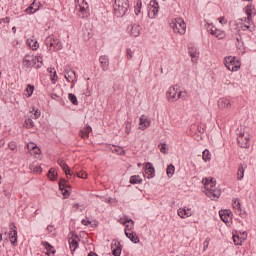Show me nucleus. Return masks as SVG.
Masks as SVG:
<instances>
[{
	"mask_svg": "<svg viewBox=\"0 0 256 256\" xmlns=\"http://www.w3.org/2000/svg\"><path fill=\"white\" fill-rule=\"evenodd\" d=\"M219 23H221V25H227V19H225V17L220 18Z\"/></svg>",
	"mask_w": 256,
	"mask_h": 256,
	"instance_id": "obj_58",
	"label": "nucleus"
},
{
	"mask_svg": "<svg viewBox=\"0 0 256 256\" xmlns=\"http://www.w3.org/2000/svg\"><path fill=\"white\" fill-rule=\"evenodd\" d=\"M45 43L47 47H54V49H56L57 51H61V49H63V44L61 43V41L53 36H48L45 40Z\"/></svg>",
	"mask_w": 256,
	"mask_h": 256,
	"instance_id": "obj_4",
	"label": "nucleus"
},
{
	"mask_svg": "<svg viewBox=\"0 0 256 256\" xmlns=\"http://www.w3.org/2000/svg\"><path fill=\"white\" fill-rule=\"evenodd\" d=\"M34 59H36L37 63H40L35 66L36 69H41V67H43V58H41L40 56H35Z\"/></svg>",
	"mask_w": 256,
	"mask_h": 256,
	"instance_id": "obj_45",
	"label": "nucleus"
},
{
	"mask_svg": "<svg viewBox=\"0 0 256 256\" xmlns=\"http://www.w3.org/2000/svg\"><path fill=\"white\" fill-rule=\"evenodd\" d=\"M28 149H31L34 155H41V148H38L35 143L28 145Z\"/></svg>",
	"mask_w": 256,
	"mask_h": 256,
	"instance_id": "obj_34",
	"label": "nucleus"
},
{
	"mask_svg": "<svg viewBox=\"0 0 256 256\" xmlns=\"http://www.w3.org/2000/svg\"><path fill=\"white\" fill-rule=\"evenodd\" d=\"M10 21H11V18H9V17L1 18L0 25H1V23H10Z\"/></svg>",
	"mask_w": 256,
	"mask_h": 256,
	"instance_id": "obj_52",
	"label": "nucleus"
},
{
	"mask_svg": "<svg viewBox=\"0 0 256 256\" xmlns=\"http://www.w3.org/2000/svg\"><path fill=\"white\" fill-rule=\"evenodd\" d=\"M245 137V133H240L238 137V143H241L243 141V138Z\"/></svg>",
	"mask_w": 256,
	"mask_h": 256,
	"instance_id": "obj_59",
	"label": "nucleus"
},
{
	"mask_svg": "<svg viewBox=\"0 0 256 256\" xmlns=\"http://www.w3.org/2000/svg\"><path fill=\"white\" fill-rule=\"evenodd\" d=\"M112 255L121 256V243H115V247L112 246Z\"/></svg>",
	"mask_w": 256,
	"mask_h": 256,
	"instance_id": "obj_31",
	"label": "nucleus"
},
{
	"mask_svg": "<svg viewBox=\"0 0 256 256\" xmlns=\"http://www.w3.org/2000/svg\"><path fill=\"white\" fill-rule=\"evenodd\" d=\"M77 177H79L80 179H87V173H85V172H78L77 173Z\"/></svg>",
	"mask_w": 256,
	"mask_h": 256,
	"instance_id": "obj_51",
	"label": "nucleus"
},
{
	"mask_svg": "<svg viewBox=\"0 0 256 256\" xmlns=\"http://www.w3.org/2000/svg\"><path fill=\"white\" fill-rule=\"evenodd\" d=\"M168 99H175L177 97V89L175 87H170L169 91L167 92Z\"/></svg>",
	"mask_w": 256,
	"mask_h": 256,
	"instance_id": "obj_32",
	"label": "nucleus"
},
{
	"mask_svg": "<svg viewBox=\"0 0 256 256\" xmlns=\"http://www.w3.org/2000/svg\"><path fill=\"white\" fill-rule=\"evenodd\" d=\"M36 171H39L41 173V171H43V169H41V166L36 167Z\"/></svg>",
	"mask_w": 256,
	"mask_h": 256,
	"instance_id": "obj_63",
	"label": "nucleus"
},
{
	"mask_svg": "<svg viewBox=\"0 0 256 256\" xmlns=\"http://www.w3.org/2000/svg\"><path fill=\"white\" fill-rule=\"evenodd\" d=\"M134 226H135V224H126V225H125L124 233L133 232V227H134Z\"/></svg>",
	"mask_w": 256,
	"mask_h": 256,
	"instance_id": "obj_47",
	"label": "nucleus"
},
{
	"mask_svg": "<svg viewBox=\"0 0 256 256\" xmlns=\"http://www.w3.org/2000/svg\"><path fill=\"white\" fill-rule=\"evenodd\" d=\"M129 183H131V185H141V183H143V179H141V176L139 175H133L130 177Z\"/></svg>",
	"mask_w": 256,
	"mask_h": 256,
	"instance_id": "obj_28",
	"label": "nucleus"
},
{
	"mask_svg": "<svg viewBox=\"0 0 256 256\" xmlns=\"http://www.w3.org/2000/svg\"><path fill=\"white\" fill-rule=\"evenodd\" d=\"M69 185L67 183V180L65 179H60L59 181V189L62 191L64 199H67L71 194L69 193Z\"/></svg>",
	"mask_w": 256,
	"mask_h": 256,
	"instance_id": "obj_7",
	"label": "nucleus"
},
{
	"mask_svg": "<svg viewBox=\"0 0 256 256\" xmlns=\"http://www.w3.org/2000/svg\"><path fill=\"white\" fill-rule=\"evenodd\" d=\"M191 210L185 209V208H179L178 209V216L181 217V219H186V217H191Z\"/></svg>",
	"mask_w": 256,
	"mask_h": 256,
	"instance_id": "obj_25",
	"label": "nucleus"
},
{
	"mask_svg": "<svg viewBox=\"0 0 256 256\" xmlns=\"http://www.w3.org/2000/svg\"><path fill=\"white\" fill-rule=\"evenodd\" d=\"M99 63L102 71H109V56L107 55L100 56Z\"/></svg>",
	"mask_w": 256,
	"mask_h": 256,
	"instance_id": "obj_11",
	"label": "nucleus"
},
{
	"mask_svg": "<svg viewBox=\"0 0 256 256\" xmlns=\"http://www.w3.org/2000/svg\"><path fill=\"white\" fill-rule=\"evenodd\" d=\"M126 57H127L128 61L133 59V50H131V48L126 49Z\"/></svg>",
	"mask_w": 256,
	"mask_h": 256,
	"instance_id": "obj_49",
	"label": "nucleus"
},
{
	"mask_svg": "<svg viewBox=\"0 0 256 256\" xmlns=\"http://www.w3.org/2000/svg\"><path fill=\"white\" fill-rule=\"evenodd\" d=\"M40 117H41V111L36 110V111L34 112V119H39Z\"/></svg>",
	"mask_w": 256,
	"mask_h": 256,
	"instance_id": "obj_55",
	"label": "nucleus"
},
{
	"mask_svg": "<svg viewBox=\"0 0 256 256\" xmlns=\"http://www.w3.org/2000/svg\"><path fill=\"white\" fill-rule=\"evenodd\" d=\"M249 141H250V138L248 136H245L243 138V141L239 143L240 147H242V149H249L250 147Z\"/></svg>",
	"mask_w": 256,
	"mask_h": 256,
	"instance_id": "obj_35",
	"label": "nucleus"
},
{
	"mask_svg": "<svg viewBox=\"0 0 256 256\" xmlns=\"http://www.w3.org/2000/svg\"><path fill=\"white\" fill-rule=\"evenodd\" d=\"M92 131L93 128H91V126H86L80 130V137L82 139H89V133H91Z\"/></svg>",
	"mask_w": 256,
	"mask_h": 256,
	"instance_id": "obj_24",
	"label": "nucleus"
},
{
	"mask_svg": "<svg viewBox=\"0 0 256 256\" xmlns=\"http://www.w3.org/2000/svg\"><path fill=\"white\" fill-rule=\"evenodd\" d=\"M206 195L210 199H218V197H221V192L219 190H215L213 188H208L206 190Z\"/></svg>",
	"mask_w": 256,
	"mask_h": 256,
	"instance_id": "obj_19",
	"label": "nucleus"
},
{
	"mask_svg": "<svg viewBox=\"0 0 256 256\" xmlns=\"http://www.w3.org/2000/svg\"><path fill=\"white\" fill-rule=\"evenodd\" d=\"M88 256H99V255H97V253H95V252H90V253L88 254Z\"/></svg>",
	"mask_w": 256,
	"mask_h": 256,
	"instance_id": "obj_62",
	"label": "nucleus"
},
{
	"mask_svg": "<svg viewBox=\"0 0 256 256\" xmlns=\"http://www.w3.org/2000/svg\"><path fill=\"white\" fill-rule=\"evenodd\" d=\"M10 242L12 245L17 243V230L12 231V235L10 236Z\"/></svg>",
	"mask_w": 256,
	"mask_h": 256,
	"instance_id": "obj_42",
	"label": "nucleus"
},
{
	"mask_svg": "<svg viewBox=\"0 0 256 256\" xmlns=\"http://www.w3.org/2000/svg\"><path fill=\"white\" fill-rule=\"evenodd\" d=\"M12 31H13V33H17V28L15 26L12 27Z\"/></svg>",
	"mask_w": 256,
	"mask_h": 256,
	"instance_id": "obj_64",
	"label": "nucleus"
},
{
	"mask_svg": "<svg viewBox=\"0 0 256 256\" xmlns=\"http://www.w3.org/2000/svg\"><path fill=\"white\" fill-rule=\"evenodd\" d=\"M82 225H86V226L91 225V221L83 219L82 220Z\"/></svg>",
	"mask_w": 256,
	"mask_h": 256,
	"instance_id": "obj_61",
	"label": "nucleus"
},
{
	"mask_svg": "<svg viewBox=\"0 0 256 256\" xmlns=\"http://www.w3.org/2000/svg\"><path fill=\"white\" fill-rule=\"evenodd\" d=\"M68 99L72 103V105H79V101L77 100V96H75V94H68Z\"/></svg>",
	"mask_w": 256,
	"mask_h": 256,
	"instance_id": "obj_39",
	"label": "nucleus"
},
{
	"mask_svg": "<svg viewBox=\"0 0 256 256\" xmlns=\"http://www.w3.org/2000/svg\"><path fill=\"white\" fill-rule=\"evenodd\" d=\"M219 215L221 221L224 223H229V221H231V210H220Z\"/></svg>",
	"mask_w": 256,
	"mask_h": 256,
	"instance_id": "obj_13",
	"label": "nucleus"
},
{
	"mask_svg": "<svg viewBox=\"0 0 256 256\" xmlns=\"http://www.w3.org/2000/svg\"><path fill=\"white\" fill-rule=\"evenodd\" d=\"M160 145H161L160 151H161L164 155H166V153H167V144L161 143Z\"/></svg>",
	"mask_w": 256,
	"mask_h": 256,
	"instance_id": "obj_50",
	"label": "nucleus"
},
{
	"mask_svg": "<svg viewBox=\"0 0 256 256\" xmlns=\"http://www.w3.org/2000/svg\"><path fill=\"white\" fill-rule=\"evenodd\" d=\"M125 235L132 243H139V237H137L133 232H125Z\"/></svg>",
	"mask_w": 256,
	"mask_h": 256,
	"instance_id": "obj_30",
	"label": "nucleus"
},
{
	"mask_svg": "<svg viewBox=\"0 0 256 256\" xmlns=\"http://www.w3.org/2000/svg\"><path fill=\"white\" fill-rule=\"evenodd\" d=\"M202 159L203 161H205L207 163V161H211V152H209L208 149H205L202 152Z\"/></svg>",
	"mask_w": 256,
	"mask_h": 256,
	"instance_id": "obj_36",
	"label": "nucleus"
},
{
	"mask_svg": "<svg viewBox=\"0 0 256 256\" xmlns=\"http://www.w3.org/2000/svg\"><path fill=\"white\" fill-rule=\"evenodd\" d=\"M247 169V164H240L237 171V181H243L245 177V170Z\"/></svg>",
	"mask_w": 256,
	"mask_h": 256,
	"instance_id": "obj_20",
	"label": "nucleus"
},
{
	"mask_svg": "<svg viewBox=\"0 0 256 256\" xmlns=\"http://www.w3.org/2000/svg\"><path fill=\"white\" fill-rule=\"evenodd\" d=\"M185 95H187V92H181L180 91V93H178V95H177V99H181V97H185Z\"/></svg>",
	"mask_w": 256,
	"mask_h": 256,
	"instance_id": "obj_57",
	"label": "nucleus"
},
{
	"mask_svg": "<svg viewBox=\"0 0 256 256\" xmlns=\"http://www.w3.org/2000/svg\"><path fill=\"white\" fill-rule=\"evenodd\" d=\"M64 77L68 83H72V87L77 83V74L75 73V70H66Z\"/></svg>",
	"mask_w": 256,
	"mask_h": 256,
	"instance_id": "obj_8",
	"label": "nucleus"
},
{
	"mask_svg": "<svg viewBox=\"0 0 256 256\" xmlns=\"http://www.w3.org/2000/svg\"><path fill=\"white\" fill-rule=\"evenodd\" d=\"M113 7L116 17H125L129 11V0H115Z\"/></svg>",
	"mask_w": 256,
	"mask_h": 256,
	"instance_id": "obj_1",
	"label": "nucleus"
},
{
	"mask_svg": "<svg viewBox=\"0 0 256 256\" xmlns=\"http://www.w3.org/2000/svg\"><path fill=\"white\" fill-rule=\"evenodd\" d=\"M68 241L71 253H75V250L79 249V242L75 238H69Z\"/></svg>",
	"mask_w": 256,
	"mask_h": 256,
	"instance_id": "obj_26",
	"label": "nucleus"
},
{
	"mask_svg": "<svg viewBox=\"0 0 256 256\" xmlns=\"http://www.w3.org/2000/svg\"><path fill=\"white\" fill-rule=\"evenodd\" d=\"M42 246L44 247V249H46V255L48 256H55V247H53L49 242H42Z\"/></svg>",
	"mask_w": 256,
	"mask_h": 256,
	"instance_id": "obj_17",
	"label": "nucleus"
},
{
	"mask_svg": "<svg viewBox=\"0 0 256 256\" xmlns=\"http://www.w3.org/2000/svg\"><path fill=\"white\" fill-rule=\"evenodd\" d=\"M148 9L153 15H157L159 13V2L157 0H151L148 4Z\"/></svg>",
	"mask_w": 256,
	"mask_h": 256,
	"instance_id": "obj_14",
	"label": "nucleus"
},
{
	"mask_svg": "<svg viewBox=\"0 0 256 256\" xmlns=\"http://www.w3.org/2000/svg\"><path fill=\"white\" fill-rule=\"evenodd\" d=\"M145 173L148 175L147 179H153V177H155V167H153L151 162L146 164Z\"/></svg>",
	"mask_w": 256,
	"mask_h": 256,
	"instance_id": "obj_15",
	"label": "nucleus"
},
{
	"mask_svg": "<svg viewBox=\"0 0 256 256\" xmlns=\"http://www.w3.org/2000/svg\"><path fill=\"white\" fill-rule=\"evenodd\" d=\"M142 7H143V2H141V0H138L136 2V5L134 6V11H135L136 15H139L141 13Z\"/></svg>",
	"mask_w": 256,
	"mask_h": 256,
	"instance_id": "obj_38",
	"label": "nucleus"
},
{
	"mask_svg": "<svg viewBox=\"0 0 256 256\" xmlns=\"http://www.w3.org/2000/svg\"><path fill=\"white\" fill-rule=\"evenodd\" d=\"M188 53L192 59V63H197V61H199V52L197 51V48H188Z\"/></svg>",
	"mask_w": 256,
	"mask_h": 256,
	"instance_id": "obj_21",
	"label": "nucleus"
},
{
	"mask_svg": "<svg viewBox=\"0 0 256 256\" xmlns=\"http://www.w3.org/2000/svg\"><path fill=\"white\" fill-rule=\"evenodd\" d=\"M128 31L132 37H139L141 33V26L139 24H132L128 27Z\"/></svg>",
	"mask_w": 256,
	"mask_h": 256,
	"instance_id": "obj_12",
	"label": "nucleus"
},
{
	"mask_svg": "<svg viewBox=\"0 0 256 256\" xmlns=\"http://www.w3.org/2000/svg\"><path fill=\"white\" fill-rule=\"evenodd\" d=\"M48 178L50 181H55L57 179V173H55V169L51 168L48 172Z\"/></svg>",
	"mask_w": 256,
	"mask_h": 256,
	"instance_id": "obj_40",
	"label": "nucleus"
},
{
	"mask_svg": "<svg viewBox=\"0 0 256 256\" xmlns=\"http://www.w3.org/2000/svg\"><path fill=\"white\" fill-rule=\"evenodd\" d=\"M241 29H242V31L253 32V31H255V26H250V25H247V24H241Z\"/></svg>",
	"mask_w": 256,
	"mask_h": 256,
	"instance_id": "obj_43",
	"label": "nucleus"
},
{
	"mask_svg": "<svg viewBox=\"0 0 256 256\" xmlns=\"http://www.w3.org/2000/svg\"><path fill=\"white\" fill-rule=\"evenodd\" d=\"M234 245H242L243 240L240 239L239 235H233L232 236Z\"/></svg>",
	"mask_w": 256,
	"mask_h": 256,
	"instance_id": "obj_44",
	"label": "nucleus"
},
{
	"mask_svg": "<svg viewBox=\"0 0 256 256\" xmlns=\"http://www.w3.org/2000/svg\"><path fill=\"white\" fill-rule=\"evenodd\" d=\"M202 183L206 187V190L213 189V187L217 185V181L215 180V178H205L202 180Z\"/></svg>",
	"mask_w": 256,
	"mask_h": 256,
	"instance_id": "obj_18",
	"label": "nucleus"
},
{
	"mask_svg": "<svg viewBox=\"0 0 256 256\" xmlns=\"http://www.w3.org/2000/svg\"><path fill=\"white\" fill-rule=\"evenodd\" d=\"M39 9V5H37V2H33L27 9L26 13H29L30 15H33V13H37Z\"/></svg>",
	"mask_w": 256,
	"mask_h": 256,
	"instance_id": "obj_29",
	"label": "nucleus"
},
{
	"mask_svg": "<svg viewBox=\"0 0 256 256\" xmlns=\"http://www.w3.org/2000/svg\"><path fill=\"white\" fill-rule=\"evenodd\" d=\"M46 231H48V233H53V231H55V226L48 225L47 228H46Z\"/></svg>",
	"mask_w": 256,
	"mask_h": 256,
	"instance_id": "obj_53",
	"label": "nucleus"
},
{
	"mask_svg": "<svg viewBox=\"0 0 256 256\" xmlns=\"http://www.w3.org/2000/svg\"><path fill=\"white\" fill-rule=\"evenodd\" d=\"M224 65L228 71H239L241 69V61L233 56H228L224 59Z\"/></svg>",
	"mask_w": 256,
	"mask_h": 256,
	"instance_id": "obj_2",
	"label": "nucleus"
},
{
	"mask_svg": "<svg viewBox=\"0 0 256 256\" xmlns=\"http://www.w3.org/2000/svg\"><path fill=\"white\" fill-rule=\"evenodd\" d=\"M26 45H28V47H30L32 51H37V49H39V42H37V40L32 38H28L26 40Z\"/></svg>",
	"mask_w": 256,
	"mask_h": 256,
	"instance_id": "obj_23",
	"label": "nucleus"
},
{
	"mask_svg": "<svg viewBox=\"0 0 256 256\" xmlns=\"http://www.w3.org/2000/svg\"><path fill=\"white\" fill-rule=\"evenodd\" d=\"M150 125H151V120L148 119L147 116L141 115L139 118V129L141 131H145L147 127H150Z\"/></svg>",
	"mask_w": 256,
	"mask_h": 256,
	"instance_id": "obj_10",
	"label": "nucleus"
},
{
	"mask_svg": "<svg viewBox=\"0 0 256 256\" xmlns=\"http://www.w3.org/2000/svg\"><path fill=\"white\" fill-rule=\"evenodd\" d=\"M77 3L80 7V13H82L83 17H89V15H91L89 3H87L85 0H77Z\"/></svg>",
	"mask_w": 256,
	"mask_h": 256,
	"instance_id": "obj_6",
	"label": "nucleus"
},
{
	"mask_svg": "<svg viewBox=\"0 0 256 256\" xmlns=\"http://www.w3.org/2000/svg\"><path fill=\"white\" fill-rule=\"evenodd\" d=\"M8 147L11 151H16L17 150V142L11 141L10 143H8Z\"/></svg>",
	"mask_w": 256,
	"mask_h": 256,
	"instance_id": "obj_48",
	"label": "nucleus"
},
{
	"mask_svg": "<svg viewBox=\"0 0 256 256\" xmlns=\"http://www.w3.org/2000/svg\"><path fill=\"white\" fill-rule=\"evenodd\" d=\"M166 174L170 179L173 177V175H175V166L173 164L167 166Z\"/></svg>",
	"mask_w": 256,
	"mask_h": 256,
	"instance_id": "obj_33",
	"label": "nucleus"
},
{
	"mask_svg": "<svg viewBox=\"0 0 256 256\" xmlns=\"http://www.w3.org/2000/svg\"><path fill=\"white\" fill-rule=\"evenodd\" d=\"M253 6L247 5L245 8V13L247 15V18H245L246 23H251V19L253 17Z\"/></svg>",
	"mask_w": 256,
	"mask_h": 256,
	"instance_id": "obj_27",
	"label": "nucleus"
},
{
	"mask_svg": "<svg viewBox=\"0 0 256 256\" xmlns=\"http://www.w3.org/2000/svg\"><path fill=\"white\" fill-rule=\"evenodd\" d=\"M26 93H28L26 95V97H31L33 95V92L35 91V86L34 85H31V84H28L26 89H25Z\"/></svg>",
	"mask_w": 256,
	"mask_h": 256,
	"instance_id": "obj_37",
	"label": "nucleus"
},
{
	"mask_svg": "<svg viewBox=\"0 0 256 256\" xmlns=\"http://www.w3.org/2000/svg\"><path fill=\"white\" fill-rule=\"evenodd\" d=\"M170 25L175 33H179V35H185L187 25L185 24V21L182 18H177Z\"/></svg>",
	"mask_w": 256,
	"mask_h": 256,
	"instance_id": "obj_3",
	"label": "nucleus"
},
{
	"mask_svg": "<svg viewBox=\"0 0 256 256\" xmlns=\"http://www.w3.org/2000/svg\"><path fill=\"white\" fill-rule=\"evenodd\" d=\"M127 223L135 224V222L131 218H126V221L123 222V225H127Z\"/></svg>",
	"mask_w": 256,
	"mask_h": 256,
	"instance_id": "obj_56",
	"label": "nucleus"
},
{
	"mask_svg": "<svg viewBox=\"0 0 256 256\" xmlns=\"http://www.w3.org/2000/svg\"><path fill=\"white\" fill-rule=\"evenodd\" d=\"M232 205H233V209H235L236 213H238L240 217H243V215H245V211L241 209V202L239 201V199L233 200Z\"/></svg>",
	"mask_w": 256,
	"mask_h": 256,
	"instance_id": "obj_22",
	"label": "nucleus"
},
{
	"mask_svg": "<svg viewBox=\"0 0 256 256\" xmlns=\"http://www.w3.org/2000/svg\"><path fill=\"white\" fill-rule=\"evenodd\" d=\"M208 31H210L211 35H214V37H219L221 35V32L215 28V26H211V28H208Z\"/></svg>",
	"mask_w": 256,
	"mask_h": 256,
	"instance_id": "obj_41",
	"label": "nucleus"
},
{
	"mask_svg": "<svg viewBox=\"0 0 256 256\" xmlns=\"http://www.w3.org/2000/svg\"><path fill=\"white\" fill-rule=\"evenodd\" d=\"M26 123V127H28L29 129H32V127H35V122H33V119L28 118L25 120Z\"/></svg>",
	"mask_w": 256,
	"mask_h": 256,
	"instance_id": "obj_46",
	"label": "nucleus"
},
{
	"mask_svg": "<svg viewBox=\"0 0 256 256\" xmlns=\"http://www.w3.org/2000/svg\"><path fill=\"white\" fill-rule=\"evenodd\" d=\"M58 165L63 169L67 179H70V177H73V172H71V169H69V165L65 162L63 159H58Z\"/></svg>",
	"mask_w": 256,
	"mask_h": 256,
	"instance_id": "obj_9",
	"label": "nucleus"
},
{
	"mask_svg": "<svg viewBox=\"0 0 256 256\" xmlns=\"http://www.w3.org/2000/svg\"><path fill=\"white\" fill-rule=\"evenodd\" d=\"M23 65L26 69H33L37 65V59L31 54H26L22 60Z\"/></svg>",
	"mask_w": 256,
	"mask_h": 256,
	"instance_id": "obj_5",
	"label": "nucleus"
},
{
	"mask_svg": "<svg viewBox=\"0 0 256 256\" xmlns=\"http://www.w3.org/2000/svg\"><path fill=\"white\" fill-rule=\"evenodd\" d=\"M114 151L119 153V155H125V150H123V148H116Z\"/></svg>",
	"mask_w": 256,
	"mask_h": 256,
	"instance_id": "obj_54",
	"label": "nucleus"
},
{
	"mask_svg": "<svg viewBox=\"0 0 256 256\" xmlns=\"http://www.w3.org/2000/svg\"><path fill=\"white\" fill-rule=\"evenodd\" d=\"M219 109H231V101L227 98H220L218 100Z\"/></svg>",
	"mask_w": 256,
	"mask_h": 256,
	"instance_id": "obj_16",
	"label": "nucleus"
},
{
	"mask_svg": "<svg viewBox=\"0 0 256 256\" xmlns=\"http://www.w3.org/2000/svg\"><path fill=\"white\" fill-rule=\"evenodd\" d=\"M55 77H57V71L54 70V72H53V77H52V83H53V85H55V83H56Z\"/></svg>",
	"mask_w": 256,
	"mask_h": 256,
	"instance_id": "obj_60",
	"label": "nucleus"
}]
</instances>
